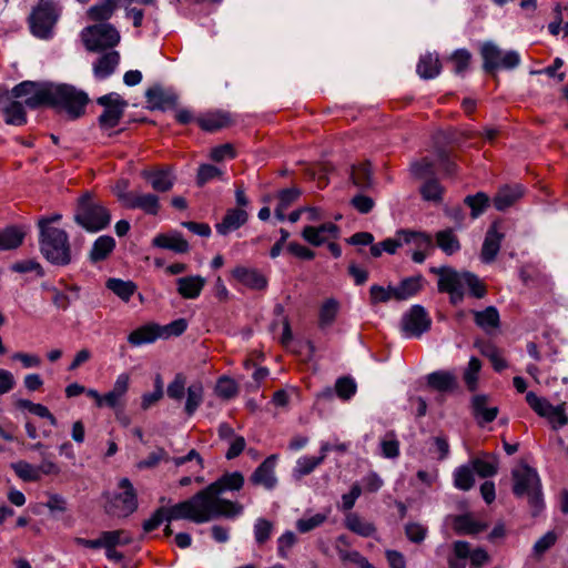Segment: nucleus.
<instances>
[{
	"label": "nucleus",
	"mask_w": 568,
	"mask_h": 568,
	"mask_svg": "<svg viewBox=\"0 0 568 568\" xmlns=\"http://www.w3.org/2000/svg\"><path fill=\"white\" fill-rule=\"evenodd\" d=\"M244 485V476L240 471L226 473L206 488L196 493L191 500L202 523L217 517L235 518L243 514V506L221 498L224 491L240 490Z\"/></svg>",
	"instance_id": "1"
},
{
	"label": "nucleus",
	"mask_w": 568,
	"mask_h": 568,
	"mask_svg": "<svg viewBox=\"0 0 568 568\" xmlns=\"http://www.w3.org/2000/svg\"><path fill=\"white\" fill-rule=\"evenodd\" d=\"M430 272L438 276V291L448 293L454 305L463 302L466 288L476 298L486 295L485 284L474 273L457 272L449 266L432 267Z\"/></svg>",
	"instance_id": "2"
},
{
	"label": "nucleus",
	"mask_w": 568,
	"mask_h": 568,
	"mask_svg": "<svg viewBox=\"0 0 568 568\" xmlns=\"http://www.w3.org/2000/svg\"><path fill=\"white\" fill-rule=\"evenodd\" d=\"M39 248L42 256L51 264L67 266L72 262V250L68 233L59 227L49 225L48 220L39 223Z\"/></svg>",
	"instance_id": "3"
},
{
	"label": "nucleus",
	"mask_w": 568,
	"mask_h": 568,
	"mask_svg": "<svg viewBox=\"0 0 568 568\" xmlns=\"http://www.w3.org/2000/svg\"><path fill=\"white\" fill-rule=\"evenodd\" d=\"M513 493L517 498H526L532 515L536 516L544 507L541 481L537 470L525 463L511 470Z\"/></svg>",
	"instance_id": "4"
},
{
	"label": "nucleus",
	"mask_w": 568,
	"mask_h": 568,
	"mask_svg": "<svg viewBox=\"0 0 568 568\" xmlns=\"http://www.w3.org/2000/svg\"><path fill=\"white\" fill-rule=\"evenodd\" d=\"M89 101L88 94L69 84H51L49 105L55 106L74 120L80 118Z\"/></svg>",
	"instance_id": "5"
},
{
	"label": "nucleus",
	"mask_w": 568,
	"mask_h": 568,
	"mask_svg": "<svg viewBox=\"0 0 568 568\" xmlns=\"http://www.w3.org/2000/svg\"><path fill=\"white\" fill-rule=\"evenodd\" d=\"M200 516L191 500V498L178 503L171 507H160L152 516L143 523L144 532H150L158 528L164 521L171 523L172 520L186 519L196 524H203Z\"/></svg>",
	"instance_id": "6"
},
{
	"label": "nucleus",
	"mask_w": 568,
	"mask_h": 568,
	"mask_svg": "<svg viewBox=\"0 0 568 568\" xmlns=\"http://www.w3.org/2000/svg\"><path fill=\"white\" fill-rule=\"evenodd\" d=\"M74 221L89 232H99L110 224L111 215L102 204L85 194L79 201Z\"/></svg>",
	"instance_id": "7"
},
{
	"label": "nucleus",
	"mask_w": 568,
	"mask_h": 568,
	"mask_svg": "<svg viewBox=\"0 0 568 568\" xmlns=\"http://www.w3.org/2000/svg\"><path fill=\"white\" fill-rule=\"evenodd\" d=\"M82 40L89 51H102L115 47L120 42V33L112 24L100 23L85 28Z\"/></svg>",
	"instance_id": "8"
},
{
	"label": "nucleus",
	"mask_w": 568,
	"mask_h": 568,
	"mask_svg": "<svg viewBox=\"0 0 568 568\" xmlns=\"http://www.w3.org/2000/svg\"><path fill=\"white\" fill-rule=\"evenodd\" d=\"M480 54L484 60L483 68L486 72H493L499 68L515 69L520 64V55L517 51L504 52L491 41L481 44Z\"/></svg>",
	"instance_id": "9"
},
{
	"label": "nucleus",
	"mask_w": 568,
	"mask_h": 568,
	"mask_svg": "<svg viewBox=\"0 0 568 568\" xmlns=\"http://www.w3.org/2000/svg\"><path fill=\"white\" fill-rule=\"evenodd\" d=\"M60 17V10L52 2H43L36 8L30 18V29L34 37L49 39Z\"/></svg>",
	"instance_id": "10"
},
{
	"label": "nucleus",
	"mask_w": 568,
	"mask_h": 568,
	"mask_svg": "<svg viewBox=\"0 0 568 568\" xmlns=\"http://www.w3.org/2000/svg\"><path fill=\"white\" fill-rule=\"evenodd\" d=\"M51 84L50 82L23 81L12 89V95L23 99L26 106L36 109L48 104Z\"/></svg>",
	"instance_id": "11"
},
{
	"label": "nucleus",
	"mask_w": 568,
	"mask_h": 568,
	"mask_svg": "<svg viewBox=\"0 0 568 568\" xmlns=\"http://www.w3.org/2000/svg\"><path fill=\"white\" fill-rule=\"evenodd\" d=\"M119 487L122 491L109 499L105 509L113 516L126 517L138 508L136 495L128 478H122Z\"/></svg>",
	"instance_id": "12"
},
{
	"label": "nucleus",
	"mask_w": 568,
	"mask_h": 568,
	"mask_svg": "<svg viewBox=\"0 0 568 568\" xmlns=\"http://www.w3.org/2000/svg\"><path fill=\"white\" fill-rule=\"evenodd\" d=\"M97 102L104 108L102 114L99 116L100 126L103 130H111L115 128L128 106L126 101H124L120 94L111 92L100 97Z\"/></svg>",
	"instance_id": "13"
},
{
	"label": "nucleus",
	"mask_w": 568,
	"mask_h": 568,
	"mask_svg": "<svg viewBox=\"0 0 568 568\" xmlns=\"http://www.w3.org/2000/svg\"><path fill=\"white\" fill-rule=\"evenodd\" d=\"M432 320L422 305H413L402 317V331L405 337H420L430 328Z\"/></svg>",
	"instance_id": "14"
},
{
	"label": "nucleus",
	"mask_w": 568,
	"mask_h": 568,
	"mask_svg": "<svg viewBox=\"0 0 568 568\" xmlns=\"http://www.w3.org/2000/svg\"><path fill=\"white\" fill-rule=\"evenodd\" d=\"M141 176L156 192L170 191L175 182V175L171 166L144 169L141 171Z\"/></svg>",
	"instance_id": "15"
},
{
	"label": "nucleus",
	"mask_w": 568,
	"mask_h": 568,
	"mask_svg": "<svg viewBox=\"0 0 568 568\" xmlns=\"http://www.w3.org/2000/svg\"><path fill=\"white\" fill-rule=\"evenodd\" d=\"M277 456H268L252 474L250 480L252 484L263 486L267 490H272L277 485L275 476Z\"/></svg>",
	"instance_id": "16"
},
{
	"label": "nucleus",
	"mask_w": 568,
	"mask_h": 568,
	"mask_svg": "<svg viewBox=\"0 0 568 568\" xmlns=\"http://www.w3.org/2000/svg\"><path fill=\"white\" fill-rule=\"evenodd\" d=\"M338 227L327 222L320 226H305L302 231V237L314 246H320L329 240L337 239Z\"/></svg>",
	"instance_id": "17"
},
{
	"label": "nucleus",
	"mask_w": 568,
	"mask_h": 568,
	"mask_svg": "<svg viewBox=\"0 0 568 568\" xmlns=\"http://www.w3.org/2000/svg\"><path fill=\"white\" fill-rule=\"evenodd\" d=\"M503 239L504 234L498 231L497 223H494L488 229L481 247L480 257L484 263H491L496 258Z\"/></svg>",
	"instance_id": "18"
},
{
	"label": "nucleus",
	"mask_w": 568,
	"mask_h": 568,
	"mask_svg": "<svg viewBox=\"0 0 568 568\" xmlns=\"http://www.w3.org/2000/svg\"><path fill=\"white\" fill-rule=\"evenodd\" d=\"M329 448L331 447L327 444H321L320 456H301L296 460L295 467L293 468V476L295 478H302L311 474L317 466H320L324 462L327 454L329 453Z\"/></svg>",
	"instance_id": "19"
},
{
	"label": "nucleus",
	"mask_w": 568,
	"mask_h": 568,
	"mask_svg": "<svg viewBox=\"0 0 568 568\" xmlns=\"http://www.w3.org/2000/svg\"><path fill=\"white\" fill-rule=\"evenodd\" d=\"M232 276L237 282L252 290H263L267 285L265 276L255 268L236 266L232 271Z\"/></svg>",
	"instance_id": "20"
},
{
	"label": "nucleus",
	"mask_w": 568,
	"mask_h": 568,
	"mask_svg": "<svg viewBox=\"0 0 568 568\" xmlns=\"http://www.w3.org/2000/svg\"><path fill=\"white\" fill-rule=\"evenodd\" d=\"M120 62V54L115 50L102 53L93 63V74L98 80L109 78L116 69Z\"/></svg>",
	"instance_id": "21"
},
{
	"label": "nucleus",
	"mask_w": 568,
	"mask_h": 568,
	"mask_svg": "<svg viewBox=\"0 0 568 568\" xmlns=\"http://www.w3.org/2000/svg\"><path fill=\"white\" fill-rule=\"evenodd\" d=\"M206 284V280L200 275H190L176 280V291L187 300L197 298Z\"/></svg>",
	"instance_id": "22"
},
{
	"label": "nucleus",
	"mask_w": 568,
	"mask_h": 568,
	"mask_svg": "<svg viewBox=\"0 0 568 568\" xmlns=\"http://www.w3.org/2000/svg\"><path fill=\"white\" fill-rule=\"evenodd\" d=\"M471 409L478 425L491 423L498 414L497 406H488V397L486 395H476L471 400Z\"/></svg>",
	"instance_id": "23"
},
{
	"label": "nucleus",
	"mask_w": 568,
	"mask_h": 568,
	"mask_svg": "<svg viewBox=\"0 0 568 568\" xmlns=\"http://www.w3.org/2000/svg\"><path fill=\"white\" fill-rule=\"evenodd\" d=\"M153 245L180 254L187 253L190 250L187 241L176 231L156 235L153 239Z\"/></svg>",
	"instance_id": "24"
},
{
	"label": "nucleus",
	"mask_w": 568,
	"mask_h": 568,
	"mask_svg": "<svg viewBox=\"0 0 568 568\" xmlns=\"http://www.w3.org/2000/svg\"><path fill=\"white\" fill-rule=\"evenodd\" d=\"M163 337L161 326L149 324L134 329L128 336V342L132 346H141L155 342L158 338Z\"/></svg>",
	"instance_id": "25"
},
{
	"label": "nucleus",
	"mask_w": 568,
	"mask_h": 568,
	"mask_svg": "<svg viewBox=\"0 0 568 568\" xmlns=\"http://www.w3.org/2000/svg\"><path fill=\"white\" fill-rule=\"evenodd\" d=\"M247 221V213L242 209H230L222 222L216 224V231L221 235H226L242 225Z\"/></svg>",
	"instance_id": "26"
},
{
	"label": "nucleus",
	"mask_w": 568,
	"mask_h": 568,
	"mask_svg": "<svg viewBox=\"0 0 568 568\" xmlns=\"http://www.w3.org/2000/svg\"><path fill=\"white\" fill-rule=\"evenodd\" d=\"M128 209H140L149 215H156L160 210V199L153 193H136L128 203Z\"/></svg>",
	"instance_id": "27"
},
{
	"label": "nucleus",
	"mask_w": 568,
	"mask_h": 568,
	"mask_svg": "<svg viewBox=\"0 0 568 568\" xmlns=\"http://www.w3.org/2000/svg\"><path fill=\"white\" fill-rule=\"evenodd\" d=\"M424 285V277L422 275L406 277L398 285L395 286V300L405 301L415 296Z\"/></svg>",
	"instance_id": "28"
},
{
	"label": "nucleus",
	"mask_w": 568,
	"mask_h": 568,
	"mask_svg": "<svg viewBox=\"0 0 568 568\" xmlns=\"http://www.w3.org/2000/svg\"><path fill=\"white\" fill-rule=\"evenodd\" d=\"M427 384L438 392H450L457 387L456 376L446 371H437L428 374Z\"/></svg>",
	"instance_id": "29"
},
{
	"label": "nucleus",
	"mask_w": 568,
	"mask_h": 568,
	"mask_svg": "<svg viewBox=\"0 0 568 568\" xmlns=\"http://www.w3.org/2000/svg\"><path fill=\"white\" fill-rule=\"evenodd\" d=\"M473 314L476 325L486 332L496 329L499 326V313L495 306H488L484 311H474Z\"/></svg>",
	"instance_id": "30"
},
{
	"label": "nucleus",
	"mask_w": 568,
	"mask_h": 568,
	"mask_svg": "<svg viewBox=\"0 0 568 568\" xmlns=\"http://www.w3.org/2000/svg\"><path fill=\"white\" fill-rule=\"evenodd\" d=\"M351 178L354 185L361 190H368L373 186V172L368 162H362L353 165Z\"/></svg>",
	"instance_id": "31"
},
{
	"label": "nucleus",
	"mask_w": 568,
	"mask_h": 568,
	"mask_svg": "<svg viewBox=\"0 0 568 568\" xmlns=\"http://www.w3.org/2000/svg\"><path fill=\"white\" fill-rule=\"evenodd\" d=\"M130 385V375L128 373H121L118 375L113 387L106 393V406L114 408L119 405L121 398L125 395Z\"/></svg>",
	"instance_id": "32"
},
{
	"label": "nucleus",
	"mask_w": 568,
	"mask_h": 568,
	"mask_svg": "<svg viewBox=\"0 0 568 568\" xmlns=\"http://www.w3.org/2000/svg\"><path fill=\"white\" fill-rule=\"evenodd\" d=\"M486 528L485 524L475 520L469 514L459 515L454 520V529L459 535H476Z\"/></svg>",
	"instance_id": "33"
},
{
	"label": "nucleus",
	"mask_w": 568,
	"mask_h": 568,
	"mask_svg": "<svg viewBox=\"0 0 568 568\" xmlns=\"http://www.w3.org/2000/svg\"><path fill=\"white\" fill-rule=\"evenodd\" d=\"M115 241L112 236L101 235L99 236L90 251V260L92 262L103 261L114 250Z\"/></svg>",
	"instance_id": "34"
},
{
	"label": "nucleus",
	"mask_w": 568,
	"mask_h": 568,
	"mask_svg": "<svg viewBox=\"0 0 568 568\" xmlns=\"http://www.w3.org/2000/svg\"><path fill=\"white\" fill-rule=\"evenodd\" d=\"M440 72V63L437 55L426 53L420 57L417 64V73L422 79H434Z\"/></svg>",
	"instance_id": "35"
},
{
	"label": "nucleus",
	"mask_w": 568,
	"mask_h": 568,
	"mask_svg": "<svg viewBox=\"0 0 568 568\" xmlns=\"http://www.w3.org/2000/svg\"><path fill=\"white\" fill-rule=\"evenodd\" d=\"M24 239V233L17 226H8L0 231V251L18 248Z\"/></svg>",
	"instance_id": "36"
},
{
	"label": "nucleus",
	"mask_w": 568,
	"mask_h": 568,
	"mask_svg": "<svg viewBox=\"0 0 568 568\" xmlns=\"http://www.w3.org/2000/svg\"><path fill=\"white\" fill-rule=\"evenodd\" d=\"M345 526L351 531L362 536L371 537L375 532V527L372 523L363 520L357 514L348 513L345 517Z\"/></svg>",
	"instance_id": "37"
},
{
	"label": "nucleus",
	"mask_w": 568,
	"mask_h": 568,
	"mask_svg": "<svg viewBox=\"0 0 568 568\" xmlns=\"http://www.w3.org/2000/svg\"><path fill=\"white\" fill-rule=\"evenodd\" d=\"M523 194L520 186H505L499 190L494 199V205L498 211H504L511 206Z\"/></svg>",
	"instance_id": "38"
},
{
	"label": "nucleus",
	"mask_w": 568,
	"mask_h": 568,
	"mask_svg": "<svg viewBox=\"0 0 568 568\" xmlns=\"http://www.w3.org/2000/svg\"><path fill=\"white\" fill-rule=\"evenodd\" d=\"M403 241L405 246L413 250H430L433 247L432 236L422 232L403 231Z\"/></svg>",
	"instance_id": "39"
},
{
	"label": "nucleus",
	"mask_w": 568,
	"mask_h": 568,
	"mask_svg": "<svg viewBox=\"0 0 568 568\" xmlns=\"http://www.w3.org/2000/svg\"><path fill=\"white\" fill-rule=\"evenodd\" d=\"M119 4H121L120 0H102L100 3L92 6L88 14L92 20L104 21L112 17Z\"/></svg>",
	"instance_id": "40"
},
{
	"label": "nucleus",
	"mask_w": 568,
	"mask_h": 568,
	"mask_svg": "<svg viewBox=\"0 0 568 568\" xmlns=\"http://www.w3.org/2000/svg\"><path fill=\"white\" fill-rule=\"evenodd\" d=\"M453 476H454V486L457 489L467 491V490L471 489V487L474 486V483H475L474 470H473L470 464L462 465V466L457 467L455 469Z\"/></svg>",
	"instance_id": "41"
},
{
	"label": "nucleus",
	"mask_w": 568,
	"mask_h": 568,
	"mask_svg": "<svg viewBox=\"0 0 568 568\" xmlns=\"http://www.w3.org/2000/svg\"><path fill=\"white\" fill-rule=\"evenodd\" d=\"M436 241L438 247L447 255H452L460 248L459 241L453 230L439 231L436 234Z\"/></svg>",
	"instance_id": "42"
},
{
	"label": "nucleus",
	"mask_w": 568,
	"mask_h": 568,
	"mask_svg": "<svg viewBox=\"0 0 568 568\" xmlns=\"http://www.w3.org/2000/svg\"><path fill=\"white\" fill-rule=\"evenodd\" d=\"M106 287L125 302L130 300L136 290V286L133 282L123 281L120 278H109L106 282Z\"/></svg>",
	"instance_id": "43"
},
{
	"label": "nucleus",
	"mask_w": 568,
	"mask_h": 568,
	"mask_svg": "<svg viewBox=\"0 0 568 568\" xmlns=\"http://www.w3.org/2000/svg\"><path fill=\"white\" fill-rule=\"evenodd\" d=\"M186 393L185 413L192 416L203 402V386L201 383H193Z\"/></svg>",
	"instance_id": "44"
},
{
	"label": "nucleus",
	"mask_w": 568,
	"mask_h": 568,
	"mask_svg": "<svg viewBox=\"0 0 568 568\" xmlns=\"http://www.w3.org/2000/svg\"><path fill=\"white\" fill-rule=\"evenodd\" d=\"M3 113L6 122L11 125H23L27 122V115L24 112L23 103L13 101L9 103L4 109Z\"/></svg>",
	"instance_id": "45"
},
{
	"label": "nucleus",
	"mask_w": 568,
	"mask_h": 568,
	"mask_svg": "<svg viewBox=\"0 0 568 568\" xmlns=\"http://www.w3.org/2000/svg\"><path fill=\"white\" fill-rule=\"evenodd\" d=\"M169 460H171L169 453L162 447H156L144 459H141L136 464V468L140 470L152 469L155 468L160 463H166Z\"/></svg>",
	"instance_id": "46"
},
{
	"label": "nucleus",
	"mask_w": 568,
	"mask_h": 568,
	"mask_svg": "<svg viewBox=\"0 0 568 568\" xmlns=\"http://www.w3.org/2000/svg\"><path fill=\"white\" fill-rule=\"evenodd\" d=\"M339 303L335 298L326 300L320 308V326H331L338 313Z\"/></svg>",
	"instance_id": "47"
},
{
	"label": "nucleus",
	"mask_w": 568,
	"mask_h": 568,
	"mask_svg": "<svg viewBox=\"0 0 568 568\" xmlns=\"http://www.w3.org/2000/svg\"><path fill=\"white\" fill-rule=\"evenodd\" d=\"M200 126L205 131H216L229 123V118L220 112L209 113L197 120Z\"/></svg>",
	"instance_id": "48"
},
{
	"label": "nucleus",
	"mask_w": 568,
	"mask_h": 568,
	"mask_svg": "<svg viewBox=\"0 0 568 568\" xmlns=\"http://www.w3.org/2000/svg\"><path fill=\"white\" fill-rule=\"evenodd\" d=\"M470 466L474 473H477L480 477H491L498 470V462L495 457L489 460L476 458L470 462Z\"/></svg>",
	"instance_id": "49"
},
{
	"label": "nucleus",
	"mask_w": 568,
	"mask_h": 568,
	"mask_svg": "<svg viewBox=\"0 0 568 568\" xmlns=\"http://www.w3.org/2000/svg\"><path fill=\"white\" fill-rule=\"evenodd\" d=\"M11 468L14 470L17 476L24 481H37L40 479L39 469L28 462L19 460L17 463H12Z\"/></svg>",
	"instance_id": "50"
},
{
	"label": "nucleus",
	"mask_w": 568,
	"mask_h": 568,
	"mask_svg": "<svg viewBox=\"0 0 568 568\" xmlns=\"http://www.w3.org/2000/svg\"><path fill=\"white\" fill-rule=\"evenodd\" d=\"M443 191L444 189L440 185L439 181L434 178L428 179L420 186L422 196L426 201L440 202Z\"/></svg>",
	"instance_id": "51"
},
{
	"label": "nucleus",
	"mask_w": 568,
	"mask_h": 568,
	"mask_svg": "<svg viewBox=\"0 0 568 568\" xmlns=\"http://www.w3.org/2000/svg\"><path fill=\"white\" fill-rule=\"evenodd\" d=\"M103 548H115L119 545H126L131 542V537L124 530H112L101 532Z\"/></svg>",
	"instance_id": "52"
},
{
	"label": "nucleus",
	"mask_w": 568,
	"mask_h": 568,
	"mask_svg": "<svg viewBox=\"0 0 568 568\" xmlns=\"http://www.w3.org/2000/svg\"><path fill=\"white\" fill-rule=\"evenodd\" d=\"M253 531L256 544L263 545L271 538L273 523L262 517L257 518L254 523Z\"/></svg>",
	"instance_id": "53"
},
{
	"label": "nucleus",
	"mask_w": 568,
	"mask_h": 568,
	"mask_svg": "<svg viewBox=\"0 0 568 568\" xmlns=\"http://www.w3.org/2000/svg\"><path fill=\"white\" fill-rule=\"evenodd\" d=\"M369 296L373 304L387 303L390 300H395V286L388 285L384 287L381 285H372Z\"/></svg>",
	"instance_id": "54"
},
{
	"label": "nucleus",
	"mask_w": 568,
	"mask_h": 568,
	"mask_svg": "<svg viewBox=\"0 0 568 568\" xmlns=\"http://www.w3.org/2000/svg\"><path fill=\"white\" fill-rule=\"evenodd\" d=\"M526 402L541 417H546L554 406L546 398L537 396L534 392L526 394Z\"/></svg>",
	"instance_id": "55"
},
{
	"label": "nucleus",
	"mask_w": 568,
	"mask_h": 568,
	"mask_svg": "<svg viewBox=\"0 0 568 568\" xmlns=\"http://www.w3.org/2000/svg\"><path fill=\"white\" fill-rule=\"evenodd\" d=\"M465 203L471 209V217L477 219L488 204V196L479 192L475 195H468Z\"/></svg>",
	"instance_id": "56"
},
{
	"label": "nucleus",
	"mask_w": 568,
	"mask_h": 568,
	"mask_svg": "<svg viewBox=\"0 0 568 568\" xmlns=\"http://www.w3.org/2000/svg\"><path fill=\"white\" fill-rule=\"evenodd\" d=\"M326 519L327 514H315L308 518H300L296 521V528L300 532L305 534L323 525Z\"/></svg>",
	"instance_id": "57"
},
{
	"label": "nucleus",
	"mask_w": 568,
	"mask_h": 568,
	"mask_svg": "<svg viewBox=\"0 0 568 568\" xmlns=\"http://www.w3.org/2000/svg\"><path fill=\"white\" fill-rule=\"evenodd\" d=\"M222 175L223 172L217 166L212 164H202L197 171L196 183L202 186L216 178L222 179Z\"/></svg>",
	"instance_id": "58"
},
{
	"label": "nucleus",
	"mask_w": 568,
	"mask_h": 568,
	"mask_svg": "<svg viewBox=\"0 0 568 568\" xmlns=\"http://www.w3.org/2000/svg\"><path fill=\"white\" fill-rule=\"evenodd\" d=\"M335 392L339 398L347 400L355 395L356 384L349 377H341L336 381Z\"/></svg>",
	"instance_id": "59"
},
{
	"label": "nucleus",
	"mask_w": 568,
	"mask_h": 568,
	"mask_svg": "<svg viewBox=\"0 0 568 568\" xmlns=\"http://www.w3.org/2000/svg\"><path fill=\"white\" fill-rule=\"evenodd\" d=\"M558 536L555 531H547L544 536H541L532 547V554L536 557L542 556L547 550H549L557 541Z\"/></svg>",
	"instance_id": "60"
},
{
	"label": "nucleus",
	"mask_w": 568,
	"mask_h": 568,
	"mask_svg": "<svg viewBox=\"0 0 568 568\" xmlns=\"http://www.w3.org/2000/svg\"><path fill=\"white\" fill-rule=\"evenodd\" d=\"M186 379L184 375L176 374L174 379L168 385L166 394L174 400H181L185 394Z\"/></svg>",
	"instance_id": "61"
},
{
	"label": "nucleus",
	"mask_w": 568,
	"mask_h": 568,
	"mask_svg": "<svg viewBox=\"0 0 568 568\" xmlns=\"http://www.w3.org/2000/svg\"><path fill=\"white\" fill-rule=\"evenodd\" d=\"M480 361L476 357L469 359L468 366L464 373V379L470 390H474L477 386L478 373L480 371Z\"/></svg>",
	"instance_id": "62"
},
{
	"label": "nucleus",
	"mask_w": 568,
	"mask_h": 568,
	"mask_svg": "<svg viewBox=\"0 0 568 568\" xmlns=\"http://www.w3.org/2000/svg\"><path fill=\"white\" fill-rule=\"evenodd\" d=\"M555 429L564 427L568 424V417L565 412V404L552 406L546 417Z\"/></svg>",
	"instance_id": "63"
},
{
	"label": "nucleus",
	"mask_w": 568,
	"mask_h": 568,
	"mask_svg": "<svg viewBox=\"0 0 568 568\" xmlns=\"http://www.w3.org/2000/svg\"><path fill=\"white\" fill-rule=\"evenodd\" d=\"M215 392L220 397L230 399L236 395L237 386L233 379L227 377H221L217 381Z\"/></svg>",
	"instance_id": "64"
}]
</instances>
